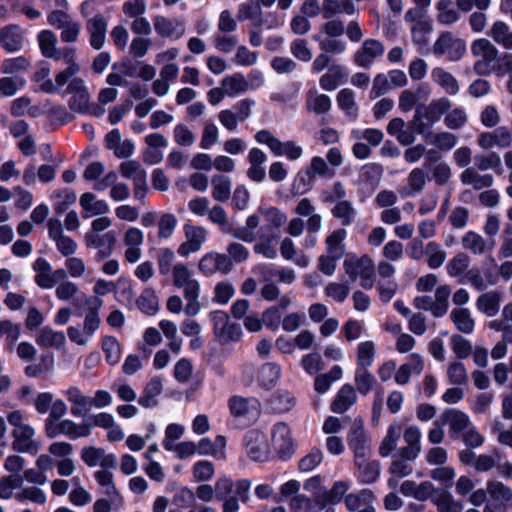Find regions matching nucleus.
I'll list each match as a JSON object with an SVG mask.
<instances>
[{"label":"nucleus","instance_id":"63","mask_svg":"<svg viewBox=\"0 0 512 512\" xmlns=\"http://www.w3.org/2000/svg\"><path fill=\"white\" fill-rule=\"evenodd\" d=\"M102 350L105 354V359L110 365H115L119 362L121 356V349L118 340L113 336H106L102 341Z\"/></svg>","mask_w":512,"mask_h":512},{"label":"nucleus","instance_id":"59","mask_svg":"<svg viewBox=\"0 0 512 512\" xmlns=\"http://www.w3.org/2000/svg\"><path fill=\"white\" fill-rule=\"evenodd\" d=\"M137 307L147 315H154L159 309V301L155 291L151 288L143 290L136 301Z\"/></svg>","mask_w":512,"mask_h":512},{"label":"nucleus","instance_id":"47","mask_svg":"<svg viewBox=\"0 0 512 512\" xmlns=\"http://www.w3.org/2000/svg\"><path fill=\"white\" fill-rule=\"evenodd\" d=\"M212 197L219 202H226L231 196V179L223 174H215L211 179Z\"/></svg>","mask_w":512,"mask_h":512},{"label":"nucleus","instance_id":"29","mask_svg":"<svg viewBox=\"0 0 512 512\" xmlns=\"http://www.w3.org/2000/svg\"><path fill=\"white\" fill-rule=\"evenodd\" d=\"M143 240L142 231L136 227H131L125 232L123 242L127 247L124 254L127 262L135 263L141 258Z\"/></svg>","mask_w":512,"mask_h":512},{"label":"nucleus","instance_id":"20","mask_svg":"<svg viewBox=\"0 0 512 512\" xmlns=\"http://www.w3.org/2000/svg\"><path fill=\"white\" fill-rule=\"evenodd\" d=\"M67 93L71 94L69 108L75 112H86L89 105L90 95L83 79L72 78L67 86Z\"/></svg>","mask_w":512,"mask_h":512},{"label":"nucleus","instance_id":"61","mask_svg":"<svg viewBox=\"0 0 512 512\" xmlns=\"http://www.w3.org/2000/svg\"><path fill=\"white\" fill-rule=\"evenodd\" d=\"M36 341L38 345L43 347L60 348L65 343V336L62 332H56L45 327L40 330Z\"/></svg>","mask_w":512,"mask_h":512},{"label":"nucleus","instance_id":"44","mask_svg":"<svg viewBox=\"0 0 512 512\" xmlns=\"http://www.w3.org/2000/svg\"><path fill=\"white\" fill-rule=\"evenodd\" d=\"M460 179L463 184L472 185L475 190L489 188L494 182L491 174H479L474 168H466L460 174Z\"/></svg>","mask_w":512,"mask_h":512},{"label":"nucleus","instance_id":"28","mask_svg":"<svg viewBox=\"0 0 512 512\" xmlns=\"http://www.w3.org/2000/svg\"><path fill=\"white\" fill-rule=\"evenodd\" d=\"M63 395L71 404L70 413L74 417H84L90 410V397L84 395L81 389L77 386H70Z\"/></svg>","mask_w":512,"mask_h":512},{"label":"nucleus","instance_id":"42","mask_svg":"<svg viewBox=\"0 0 512 512\" xmlns=\"http://www.w3.org/2000/svg\"><path fill=\"white\" fill-rule=\"evenodd\" d=\"M80 71L79 65L68 66L65 70L55 76V84L51 79H46L40 84V89L46 93H56L60 87H63L68 80Z\"/></svg>","mask_w":512,"mask_h":512},{"label":"nucleus","instance_id":"62","mask_svg":"<svg viewBox=\"0 0 512 512\" xmlns=\"http://www.w3.org/2000/svg\"><path fill=\"white\" fill-rule=\"evenodd\" d=\"M314 40L319 43V48L326 54H342L346 51L347 44L345 41L326 37L323 38L321 35H314Z\"/></svg>","mask_w":512,"mask_h":512},{"label":"nucleus","instance_id":"4","mask_svg":"<svg viewBox=\"0 0 512 512\" xmlns=\"http://www.w3.org/2000/svg\"><path fill=\"white\" fill-rule=\"evenodd\" d=\"M471 53L477 58L473 65L474 72L479 76H489L500 57L499 50L486 38L476 39L471 44Z\"/></svg>","mask_w":512,"mask_h":512},{"label":"nucleus","instance_id":"52","mask_svg":"<svg viewBox=\"0 0 512 512\" xmlns=\"http://www.w3.org/2000/svg\"><path fill=\"white\" fill-rule=\"evenodd\" d=\"M488 328L496 332H501V340L496 343L491 351V357L494 360L502 359L507 354V346L512 344V332L506 330L500 323H494L493 325L487 324Z\"/></svg>","mask_w":512,"mask_h":512},{"label":"nucleus","instance_id":"64","mask_svg":"<svg viewBox=\"0 0 512 512\" xmlns=\"http://www.w3.org/2000/svg\"><path fill=\"white\" fill-rule=\"evenodd\" d=\"M375 358V344L372 341L361 342L357 347L358 367L368 368Z\"/></svg>","mask_w":512,"mask_h":512},{"label":"nucleus","instance_id":"22","mask_svg":"<svg viewBox=\"0 0 512 512\" xmlns=\"http://www.w3.org/2000/svg\"><path fill=\"white\" fill-rule=\"evenodd\" d=\"M108 21L102 14H95L86 22L89 44L95 50H100L106 40Z\"/></svg>","mask_w":512,"mask_h":512},{"label":"nucleus","instance_id":"23","mask_svg":"<svg viewBox=\"0 0 512 512\" xmlns=\"http://www.w3.org/2000/svg\"><path fill=\"white\" fill-rule=\"evenodd\" d=\"M355 477L362 484H372L380 476L381 466L377 460H369V456L354 458Z\"/></svg>","mask_w":512,"mask_h":512},{"label":"nucleus","instance_id":"13","mask_svg":"<svg viewBox=\"0 0 512 512\" xmlns=\"http://www.w3.org/2000/svg\"><path fill=\"white\" fill-rule=\"evenodd\" d=\"M347 444L354 458L370 455L369 437L362 419H355L347 435Z\"/></svg>","mask_w":512,"mask_h":512},{"label":"nucleus","instance_id":"58","mask_svg":"<svg viewBox=\"0 0 512 512\" xmlns=\"http://www.w3.org/2000/svg\"><path fill=\"white\" fill-rule=\"evenodd\" d=\"M437 495L432 497L433 503L439 512H461L462 506L454 501L452 495L445 490H437Z\"/></svg>","mask_w":512,"mask_h":512},{"label":"nucleus","instance_id":"41","mask_svg":"<svg viewBox=\"0 0 512 512\" xmlns=\"http://www.w3.org/2000/svg\"><path fill=\"white\" fill-rule=\"evenodd\" d=\"M450 320L456 329L464 334H471L475 329V321L467 308H454L450 313Z\"/></svg>","mask_w":512,"mask_h":512},{"label":"nucleus","instance_id":"18","mask_svg":"<svg viewBox=\"0 0 512 512\" xmlns=\"http://www.w3.org/2000/svg\"><path fill=\"white\" fill-rule=\"evenodd\" d=\"M487 492L491 502L487 506L491 512H506L512 499V489L500 481H488Z\"/></svg>","mask_w":512,"mask_h":512},{"label":"nucleus","instance_id":"49","mask_svg":"<svg viewBox=\"0 0 512 512\" xmlns=\"http://www.w3.org/2000/svg\"><path fill=\"white\" fill-rule=\"evenodd\" d=\"M221 85L229 97H234L249 90V83L241 73L225 76Z\"/></svg>","mask_w":512,"mask_h":512},{"label":"nucleus","instance_id":"48","mask_svg":"<svg viewBox=\"0 0 512 512\" xmlns=\"http://www.w3.org/2000/svg\"><path fill=\"white\" fill-rule=\"evenodd\" d=\"M306 108L317 115L326 114L331 109V99L326 94H319L315 90H309L306 97Z\"/></svg>","mask_w":512,"mask_h":512},{"label":"nucleus","instance_id":"27","mask_svg":"<svg viewBox=\"0 0 512 512\" xmlns=\"http://www.w3.org/2000/svg\"><path fill=\"white\" fill-rule=\"evenodd\" d=\"M156 33L163 38L180 39L185 33V27L179 20H171L165 16L157 15L153 19Z\"/></svg>","mask_w":512,"mask_h":512},{"label":"nucleus","instance_id":"57","mask_svg":"<svg viewBox=\"0 0 512 512\" xmlns=\"http://www.w3.org/2000/svg\"><path fill=\"white\" fill-rule=\"evenodd\" d=\"M331 213L333 217L340 219L343 226H350L356 217V209L348 200L337 201L332 208Z\"/></svg>","mask_w":512,"mask_h":512},{"label":"nucleus","instance_id":"16","mask_svg":"<svg viewBox=\"0 0 512 512\" xmlns=\"http://www.w3.org/2000/svg\"><path fill=\"white\" fill-rule=\"evenodd\" d=\"M248 457L253 461L263 462L268 459L269 446L266 435L259 430H250L244 436Z\"/></svg>","mask_w":512,"mask_h":512},{"label":"nucleus","instance_id":"35","mask_svg":"<svg viewBox=\"0 0 512 512\" xmlns=\"http://www.w3.org/2000/svg\"><path fill=\"white\" fill-rule=\"evenodd\" d=\"M94 478L98 485L103 488V493L112 502H118V504L123 503V498L114 484L112 472L108 470H98L94 473Z\"/></svg>","mask_w":512,"mask_h":512},{"label":"nucleus","instance_id":"33","mask_svg":"<svg viewBox=\"0 0 512 512\" xmlns=\"http://www.w3.org/2000/svg\"><path fill=\"white\" fill-rule=\"evenodd\" d=\"M23 33L19 26L8 25L0 29V46L8 52H14L21 48Z\"/></svg>","mask_w":512,"mask_h":512},{"label":"nucleus","instance_id":"3","mask_svg":"<svg viewBox=\"0 0 512 512\" xmlns=\"http://www.w3.org/2000/svg\"><path fill=\"white\" fill-rule=\"evenodd\" d=\"M450 108L451 102L445 97L433 100L427 106H420L416 109L413 116L412 126L418 134L423 135L429 131Z\"/></svg>","mask_w":512,"mask_h":512},{"label":"nucleus","instance_id":"21","mask_svg":"<svg viewBox=\"0 0 512 512\" xmlns=\"http://www.w3.org/2000/svg\"><path fill=\"white\" fill-rule=\"evenodd\" d=\"M184 232L186 241L183 242L178 248V254L186 257L191 253L197 252L201 249L206 240V230L201 226H194L185 224Z\"/></svg>","mask_w":512,"mask_h":512},{"label":"nucleus","instance_id":"51","mask_svg":"<svg viewBox=\"0 0 512 512\" xmlns=\"http://www.w3.org/2000/svg\"><path fill=\"white\" fill-rule=\"evenodd\" d=\"M51 198L55 201L53 210L57 215H62L77 200L76 193L68 188L55 190Z\"/></svg>","mask_w":512,"mask_h":512},{"label":"nucleus","instance_id":"11","mask_svg":"<svg viewBox=\"0 0 512 512\" xmlns=\"http://www.w3.org/2000/svg\"><path fill=\"white\" fill-rule=\"evenodd\" d=\"M48 438L53 439L59 435H64L69 439L75 440L82 437L89 436V426L86 425L85 420L81 423H76L71 419H63L55 424L49 423L45 429Z\"/></svg>","mask_w":512,"mask_h":512},{"label":"nucleus","instance_id":"6","mask_svg":"<svg viewBox=\"0 0 512 512\" xmlns=\"http://www.w3.org/2000/svg\"><path fill=\"white\" fill-rule=\"evenodd\" d=\"M9 424L13 427V449L27 452L32 448V428L26 423L28 415L15 410L7 415Z\"/></svg>","mask_w":512,"mask_h":512},{"label":"nucleus","instance_id":"19","mask_svg":"<svg viewBox=\"0 0 512 512\" xmlns=\"http://www.w3.org/2000/svg\"><path fill=\"white\" fill-rule=\"evenodd\" d=\"M84 240L88 248L98 250L96 254L97 261L108 258L113 253L116 245V237L113 232H107L102 235L95 232H88L85 234Z\"/></svg>","mask_w":512,"mask_h":512},{"label":"nucleus","instance_id":"55","mask_svg":"<svg viewBox=\"0 0 512 512\" xmlns=\"http://www.w3.org/2000/svg\"><path fill=\"white\" fill-rule=\"evenodd\" d=\"M347 236V231L343 228L334 230L329 236H327L325 243L327 247V254L336 256V258H342L345 254V246L343 241Z\"/></svg>","mask_w":512,"mask_h":512},{"label":"nucleus","instance_id":"7","mask_svg":"<svg viewBox=\"0 0 512 512\" xmlns=\"http://www.w3.org/2000/svg\"><path fill=\"white\" fill-rule=\"evenodd\" d=\"M450 294V286L441 285L436 288L434 299L431 296H417L413 305L419 310L430 311L434 317L439 318L448 312Z\"/></svg>","mask_w":512,"mask_h":512},{"label":"nucleus","instance_id":"40","mask_svg":"<svg viewBox=\"0 0 512 512\" xmlns=\"http://www.w3.org/2000/svg\"><path fill=\"white\" fill-rule=\"evenodd\" d=\"M501 296L496 291L481 294L476 300V308L488 317L495 316L500 310Z\"/></svg>","mask_w":512,"mask_h":512},{"label":"nucleus","instance_id":"50","mask_svg":"<svg viewBox=\"0 0 512 512\" xmlns=\"http://www.w3.org/2000/svg\"><path fill=\"white\" fill-rule=\"evenodd\" d=\"M350 483L346 481H336L330 490L325 491L318 497V503L322 506L327 504L335 505L342 501L344 494L349 490Z\"/></svg>","mask_w":512,"mask_h":512},{"label":"nucleus","instance_id":"39","mask_svg":"<svg viewBox=\"0 0 512 512\" xmlns=\"http://www.w3.org/2000/svg\"><path fill=\"white\" fill-rule=\"evenodd\" d=\"M442 419L449 425L451 435L463 433L471 425L469 417L456 409H446L442 414Z\"/></svg>","mask_w":512,"mask_h":512},{"label":"nucleus","instance_id":"1","mask_svg":"<svg viewBox=\"0 0 512 512\" xmlns=\"http://www.w3.org/2000/svg\"><path fill=\"white\" fill-rule=\"evenodd\" d=\"M172 275L174 286L183 289V296L187 302L184 308L185 314L189 317L197 315L201 310L198 300L200 293L198 280L192 277L190 270L182 263L173 266Z\"/></svg>","mask_w":512,"mask_h":512},{"label":"nucleus","instance_id":"43","mask_svg":"<svg viewBox=\"0 0 512 512\" xmlns=\"http://www.w3.org/2000/svg\"><path fill=\"white\" fill-rule=\"evenodd\" d=\"M163 391V384L160 377L155 376L146 384L142 395L138 399V403L145 408L157 405L156 397Z\"/></svg>","mask_w":512,"mask_h":512},{"label":"nucleus","instance_id":"2","mask_svg":"<svg viewBox=\"0 0 512 512\" xmlns=\"http://www.w3.org/2000/svg\"><path fill=\"white\" fill-rule=\"evenodd\" d=\"M343 269L352 282L360 280V286L371 290L376 280L375 265L368 255L357 257L348 255L343 262Z\"/></svg>","mask_w":512,"mask_h":512},{"label":"nucleus","instance_id":"32","mask_svg":"<svg viewBox=\"0 0 512 512\" xmlns=\"http://www.w3.org/2000/svg\"><path fill=\"white\" fill-rule=\"evenodd\" d=\"M37 41L41 54L45 58L61 59V51L57 48V36L53 31L48 29L42 30L37 36Z\"/></svg>","mask_w":512,"mask_h":512},{"label":"nucleus","instance_id":"36","mask_svg":"<svg viewBox=\"0 0 512 512\" xmlns=\"http://www.w3.org/2000/svg\"><path fill=\"white\" fill-rule=\"evenodd\" d=\"M431 79L449 95H456L460 90L457 79L442 67L432 69Z\"/></svg>","mask_w":512,"mask_h":512},{"label":"nucleus","instance_id":"14","mask_svg":"<svg viewBox=\"0 0 512 512\" xmlns=\"http://www.w3.org/2000/svg\"><path fill=\"white\" fill-rule=\"evenodd\" d=\"M272 445L277 455L282 459L290 458L295 452L294 442L289 426L278 422L272 429Z\"/></svg>","mask_w":512,"mask_h":512},{"label":"nucleus","instance_id":"30","mask_svg":"<svg viewBox=\"0 0 512 512\" xmlns=\"http://www.w3.org/2000/svg\"><path fill=\"white\" fill-rule=\"evenodd\" d=\"M428 180L426 171L422 168H414L407 177V186L400 188L398 192L403 198L416 196L424 190Z\"/></svg>","mask_w":512,"mask_h":512},{"label":"nucleus","instance_id":"56","mask_svg":"<svg viewBox=\"0 0 512 512\" xmlns=\"http://www.w3.org/2000/svg\"><path fill=\"white\" fill-rule=\"evenodd\" d=\"M402 435V427L399 424H392L388 427L387 433L379 447V454L387 457L396 448L397 442Z\"/></svg>","mask_w":512,"mask_h":512},{"label":"nucleus","instance_id":"54","mask_svg":"<svg viewBox=\"0 0 512 512\" xmlns=\"http://www.w3.org/2000/svg\"><path fill=\"white\" fill-rule=\"evenodd\" d=\"M345 70L341 65H332L328 71L320 77L319 84L323 90L333 91L345 77Z\"/></svg>","mask_w":512,"mask_h":512},{"label":"nucleus","instance_id":"60","mask_svg":"<svg viewBox=\"0 0 512 512\" xmlns=\"http://www.w3.org/2000/svg\"><path fill=\"white\" fill-rule=\"evenodd\" d=\"M376 383V378L367 368L357 367L355 371V385L360 394L367 395Z\"/></svg>","mask_w":512,"mask_h":512},{"label":"nucleus","instance_id":"10","mask_svg":"<svg viewBox=\"0 0 512 512\" xmlns=\"http://www.w3.org/2000/svg\"><path fill=\"white\" fill-rule=\"evenodd\" d=\"M466 51V43L450 32L442 33L433 45V53L447 56L450 61H458Z\"/></svg>","mask_w":512,"mask_h":512},{"label":"nucleus","instance_id":"15","mask_svg":"<svg viewBox=\"0 0 512 512\" xmlns=\"http://www.w3.org/2000/svg\"><path fill=\"white\" fill-rule=\"evenodd\" d=\"M384 52L385 47L381 41L369 38L364 40L360 48L354 53L353 62L358 67L369 69Z\"/></svg>","mask_w":512,"mask_h":512},{"label":"nucleus","instance_id":"31","mask_svg":"<svg viewBox=\"0 0 512 512\" xmlns=\"http://www.w3.org/2000/svg\"><path fill=\"white\" fill-rule=\"evenodd\" d=\"M281 376V367L274 362L264 363L257 370V383L266 390L273 388Z\"/></svg>","mask_w":512,"mask_h":512},{"label":"nucleus","instance_id":"17","mask_svg":"<svg viewBox=\"0 0 512 512\" xmlns=\"http://www.w3.org/2000/svg\"><path fill=\"white\" fill-rule=\"evenodd\" d=\"M198 268L205 276H212L217 272L228 274L232 271L233 265L226 254L210 252L205 254L199 261Z\"/></svg>","mask_w":512,"mask_h":512},{"label":"nucleus","instance_id":"26","mask_svg":"<svg viewBox=\"0 0 512 512\" xmlns=\"http://www.w3.org/2000/svg\"><path fill=\"white\" fill-rule=\"evenodd\" d=\"M495 241L486 240L479 233L474 231L466 232L461 238V245L473 255L490 254L493 251Z\"/></svg>","mask_w":512,"mask_h":512},{"label":"nucleus","instance_id":"46","mask_svg":"<svg viewBox=\"0 0 512 512\" xmlns=\"http://www.w3.org/2000/svg\"><path fill=\"white\" fill-rule=\"evenodd\" d=\"M488 35L504 49L512 50V30L504 21H495Z\"/></svg>","mask_w":512,"mask_h":512},{"label":"nucleus","instance_id":"8","mask_svg":"<svg viewBox=\"0 0 512 512\" xmlns=\"http://www.w3.org/2000/svg\"><path fill=\"white\" fill-rule=\"evenodd\" d=\"M209 318L213 324L214 335L221 343H229L240 339L242 335L241 326L232 322L227 313L213 311L209 314Z\"/></svg>","mask_w":512,"mask_h":512},{"label":"nucleus","instance_id":"37","mask_svg":"<svg viewBox=\"0 0 512 512\" xmlns=\"http://www.w3.org/2000/svg\"><path fill=\"white\" fill-rule=\"evenodd\" d=\"M403 433V438L405 443L407 444L405 447L400 448L399 450L404 451V454L408 458H417L421 452V431L417 426H409L405 429Z\"/></svg>","mask_w":512,"mask_h":512},{"label":"nucleus","instance_id":"25","mask_svg":"<svg viewBox=\"0 0 512 512\" xmlns=\"http://www.w3.org/2000/svg\"><path fill=\"white\" fill-rule=\"evenodd\" d=\"M511 143L512 134L505 126L498 127L492 132H483L478 138V145L486 150L494 146L507 148Z\"/></svg>","mask_w":512,"mask_h":512},{"label":"nucleus","instance_id":"45","mask_svg":"<svg viewBox=\"0 0 512 512\" xmlns=\"http://www.w3.org/2000/svg\"><path fill=\"white\" fill-rule=\"evenodd\" d=\"M415 459L416 458L406 457L404 451L398 450V452L392 456L389 473L397 478H403L411 475L413 472L412 462Z\"/></svg>","mask_w":512,"mask_h":512},{"label":"nucleus","instance_id":"38","mask_svg":"<svg viewBox=\"0 0 512 512\" xmlns=\"http://www.w3.org/2000/svg\"><path fill=\"white\" fill-rule=\"evenodd\" d=\"M357 400L354 388L345 384L338 391L335 399L331 403V410L334 413L342 414L346 412Z\"/></svg>","mask_w":512,"mask_h":512},{"label":"nucleus","instance_id":"34","mask_svg":"<svg viewBox=\"0 0 512 512\" xmlns=\"http://www.w3.org/2000/svg\"><path fill=\"white\" fill-rule=\"evenodd\" d=\"M79 203L84 211V218L94 215H103L109 211L107 202L105 200H97L96 196L91 192L83 193L80 196Z\"/></svg>","mask_w":512,"mask_h":512},{"label":"nucleus","instance_id":"12","mask_svg":"<svg viewBox=\"0 0 512 512\" xmlns=\"http://www.w3.org/2000/svg\"><path fill=\"white\" fill-rule=\"evenodd\" d=\"M36 284L43 289H51L60 280L67 278V272L62 269L53 270L51 264L44 258H38L34 262Z\"/></svg>","mask_w":512,"mask_h":512},{"label":"nucleus","instance_id":"9","mask_svg":"<svg viewBox=\"0 0 512 512\" xmlns=\"http://www.w3.org/2000/svg\"><path fill=\"white\" fill-rule=\"evenodd\" d=\"M228 407L233 417L254 422L261 413V404L254 397L232 396L228 400Z\"/></svg>","mask_w":512,"mask_h":512},{"label":"nucleus","instance_id":"24","mask_svg":"<svg viewBox=\"0 0 512 512\" xmlns=\"http://www.w3.org/2000/svg\"><path fill=\"white\" fill-rule=\"evenodd\" d=\"M257 237L258 242L254 245V252L268 259H275L277 257L275 243L279 235L273 232L271 227L262 226L257 233Z\"/></svg>","mask_w":512,"mask_h":512},{"label":"nucleus","instance_id":"53","mask_svg":"<svg viewBox=\"0 0 512 512\" xmlns=\"http://www.w3.org/2000/svg\"><path fill=\"white\" fill-rule=\"evenodd\" d=\"M337 104L347 117L355 120L358 117V105L355 102V94L351 89L344 88L337 94Z\"/></svg>","mask_w":512,"mask_h":512},{"label":"nucleus","instance_id":"5","mask_svg":"<svg viewBox=\"0 0 512 512\" xmlns=\"http://www.w3.org/2000/svg\"><path fill=\"white\" fill-rule=\"evenodd\" d=\"M254 138L257 143L268 146L270 151L277 157L286 156L289 160L295 161L303 155L301 146L297 145L294 141L282 142L267 129L256 132Z\"/></svg>","mask_w":512,"mask_h":512}]
</instances>
